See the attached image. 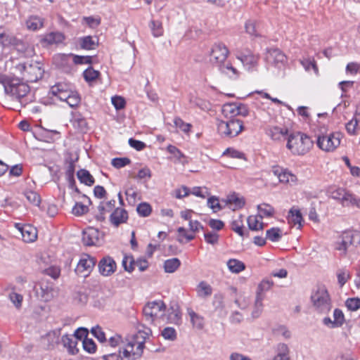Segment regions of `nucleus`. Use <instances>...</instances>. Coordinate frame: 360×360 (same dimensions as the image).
I'll use <instances>...</instances> for the list:
<instances>
[{
    "label": "nucleus",
    "instance_id": "5fc2aeb1",
    "mask_svg": "<svg viewBox=\"0 0 360 360\" xmlns=\"http://www.w3.org/2000/svg\"><path fill=\"white\" fill-rule=\"evenodd\" d=\"M231 229L236 233H237L239 236H243V223L242 220V217L239 216L238 219L233 221L231 224Z\"/></svg>",
    "mask_w": 360,
    "mask_h": 360
},
{
    "label": "nucleus",
    "instance_id": "473e14b6",
    "mask_svg": "<svg viewBox=\"0 0 360 360\" xmlns=\"http://www.w3.org/2000/svg\"><path fill=\"white\" fill-rule=\"evenodd\" d=\"M28 30L35 31L44 26V20L38 16H31L26 21Z\"/></svg>",
    "mask_w": 360,
    "mask_h": 360
},
{
    "label": "nucleus",
    "instance_id": "3c124183",
    "mask_svg": "<svg viewBox=\"0 0 360 360\" xmlns=\"http://www.w3.org/2000/svg\"><path fill=\"white\" fill-rule=\"evenodd\" d=\"M80 46L82 49L91 50L96 47V42L91 37L87 36L81 39Z\"/></svg>",
    "mask_w": 360,
    "mask_h": 360
},
{
    "label": "nucleus",
    "instance_id": "4d7b16f0",
    "mask_svg": "<svg viewBox=\"0 0 360 360\" xmlns=\"http://www.w3.org/2000/svg\"><path fill=\"white\" fill-rule=\"evenodd\" d=\"M346 191L343 188H333L330 191V197L334 200H338L340 203L346 193Z\"/></svg>",
    "mask_w": 360,
    "mask_h": 360
},
{
    "label": "nucleus",
    "instance_id": "4be33fe9",
    "mask_svg": "<svg viewBox=\"0 0 360 360\" xmlns=\"http://www.w3.org/2000/svg\"><path fill=\"white\" fill-rule=\"evenodd\" d=\"M115 205V200H111L105 202H101L98 207V214L96 218L99 221H103L105 219V214L111 212Z\"/></svg>",
    "mask_w": 360,
    "mask_h": 360
},
{
    "label": "nucleus",
    "instance_id": "774afa93",
    "mask_svg": "<svg viewBox=\"0 0 360 360\" xmlns=\"http://www.w3.org/2000/svg\"><path fill=\"white\" fill-rule=\"evenodd\" d=\"M130 163V160L127 158H116L112 160V165L115 168H122Z\"/></svg>",
    "mask_w": 360,
    "mask_h": 360
},
{
    "label": "nucleus",
    "instance_id": "bf43d9fd",
    "mask_svg": "<svg viewBox=\"0 0 360 360\" xmlns=\"http://www.w3.org/2000/svg\"><path fill=\"white\" fill-rule=\"evenodd\" d=\"M136 210L139 215L148 217L151 212V207L146 202H142L138 205Z\"/></svg>",
    "mask_w": 360,
    "mask_h": 360
},
{
    "label": "nucleus",
    "instance_id": "f03ea898",
    "mask_svg": "<svg viewBox=\"0 0 360 360\" xmlns=\"http://www.w3.org/2000/svg\"><path fill=\"white\" fill-rule=\"evenodd\" d=\"M313 146L310 137L301 133L292 134L288 137L287 148L293 155H303Z\"/></svg>",
    "mask_w": 360,
    "mask_h": 360
},
{
    "label": "nucleus",
    "instance_id": "864d4df0",
    "mask_svg": "<svg viewBox=\"0 0 360 360\" xmlns=\"http://www.w3.org/2000/svg\"><path fill=\"white\" fill-rule=\"evenodd\" d=\"M150 28L154 37H158L163 34V27L161 22L152 20L150 22Z\"/></svg>",
    "mask_w": 360,
    "mask_h": 360
},
{
    "label": "nucleus",
    "instance_id": "0e129e2a",
    "mask_svg": "<svg viewBox=\"0 0 360 360\" xmlns=\"http://www.w3.org/2000/svg\"><path fill=\"white\" fill-rule=\"evenodd\" d=\"M162 335L166 340H174L176 338V333L174 328L167 327L162 331Z\"/></svg>",
    "mask_w": 360,
    "mask_h": 360
},
{
    "label": "nucleus",
    "instance_id": "13d9d810",
    "mask_svg": "<svg viewBox=\"0 0 360 360\" xmlns=\"http://www.w3.org/2000/svg\"><path fill=\"white\" fill-rule=\"evenodd\" d=\"M333 325L335 326H341L344 321H345V317L342 311L339 309H335L333 311Z\"/></svg>",
    "mask_w": 360,
    "mask_h": 360
},
{
    "label": "nucleus",
    "instance_id": "72a5a7b5",
    "mask_svg": "<svg viewBox=\"0 0 360 360\" xmlns=\"http://www.w3.org/2000/svg\"><path fill=\"white\" fill-rule=\"evenodd\" d=\"M273 360H290L289 356V349L287 345L280 343L277 346V354Z\"/></svg>",
    "mask_w": 360,
    "mask_h": 360
},
{
    "label": "nucleus",
    "instance_id": "2f4dec72",
    "mask_svg": "<svg viewBox=\"0 0 360 360\" xmlns=\"http://www.w3.org/2000/svg\"><path fill=\"white\" fill-rule=\"evenodd\" d=\"M8 297L16 309L19 310L21 309L23 301V296L22 295L15 292L14 288L11 289L8 294Z\"/></svg>",
    "mask_w": 360,
    "mask_h": 360
},
{
    "label": "nucleus",
    "instance_id": "5701e85b",
    "mask_svg": "<svg viewBox=\"0 0 360 360\" xmlns=\"http://www.w3.org/2000/svg\"><path fill=\"white\" fill-rule=\"evenodd\" d=\"M288 130L285 127H279L277 126L271 127L267 130V134L275 141H281L285 138Z\"/></svg>",
    "mask_w": 360,
    "mask_h": 360
},
{
    "label": "nucleus",
    "instance_id": "603ef678",
    "mask_svg": "<svg viewBox=\"0 0 360 360\" xmlns=\"http://www.w3.org/2000/svg\"><path fill=\"white\" fill-rule=\"evenodd\" d=\"M40 295L41 298L47 302L51 300L53 297V290L52 288L48 286V285H41L40 287Z\"/></svg>",
    "mask_w": 360,
    "mask_h": 360
},
{
    "label": "nucleus",
    "instance_id": "e2e57ef3",
    "mask_svg": "<svg viewBox=\"0 0 360 360\" xmlns=\"http://www.w3.org/2000/svg\"><path fill=\"white\" fill-rule=\"evenodd\" d=\"M13 47L18 52L25 53L28 51L29 45L24 41L16 38Z\"/></svg>",
    "mask_w": 360,
    "mask_h": 360
},
{
    "label": "nucleus",
    "instance_id": "f704fd0d",
    "mask_svg": "<svg viewBox=\"0 0 360 360\" xmlns=\"http://www.w3.org/2000/svg\"><path fill=\"white\" fill-rule=\"evenodd\" d=\"M227 266L229 271L234 274H238L245 269V264L236 259H230L227 262Z\"/></svg>",
    "mask_w": 360,
    "mask_h": 360
},
{
    "label": "nucleus",
    "instance_id": "338daca9",
    "mask_svg": "<svg viewBox=\"0 0 360 360\" xmlns=\"http://www.w3.org/2000/svg\"><path fill=\"white\" fill-rule=\"evenodd\" d=\"M83 75L86 81L91 82L98 77L99 72L91 68H89L84 72Z\"/></svg>",
    "mask_w": 360,
    "mask_h": 360
},
{
    "label": "nucleus",
    "instance_id": "393cba45",
    "mask_svg": "<svg viewBox=\"0 0 360 360\" xmlns=\"http://www.w3.org/2000/svg\"><path fill=\"white\" fill-rule=\"evenodd\" d=\"M65 39L63 33L59 32H52L45 34L41 40L43 43L47 45L61 43Z\"/></svg>",
    "mask_w": 360,
    "mask_h": 360
},
{
    "label": "nucleus",
    "instance_id": "ddd939ff",
    "mask_svg": "<svg viewBox=\"0 0 360 360\" xmlns=\"http://www.w3.org/2000/svg\"><path fill=\"white\" fill-rule=\"evenodd\" d=\"M285 55L278 49L268 50L266 55V60L269 64L281 68L286 62Z\"/></svg>",
    "mask_w": 360,
    "mask_h": 360
},
{
    "label": "nucleus",
    "instance_id": "0eeeda50",
    "mask_svg": "<svg viewBox=\"0 0 360 360\" xmlns=\"http://www.w3.org/2000/svg\"><path fill=\"white\" fill-rule=\"evenodd\" d=\"M316 137L318 147L326 152L334 151L340 144L341 134L338 132L324 134L320 131Z\"/></svg>",
    "mask_w": 360,
    "mask_h": 360
},
{
    "label": "nucleus",
    "instance_id": "4468645a",
    "mask_svg": "<svg viewBox=\"0 0 360 360\" xmlns=\"http://www.w3.org/2000/svg\"><path fill=\"white\" fill-rule=\"evenodd\" d=\"M49 93L57 97L59 100L66 101L70 95L72 94V90L68 84L57 83L51 86Z\"/></svg>",
    "mask_w": 360,
    "mask_h": 360
},
{
    "label": "nucleus",
    "instance_id": "de8ad7c7",
    "mask_svg": "<svg viewBox=\"0 0 360 360\" xmlns=\"http://www.w3.org/2000/svg\"><path fill=\"white\" fill-rule=\"evenodd\" d=\"M245 31L251 36L258 37L259 34L257 31V22L254 20H248L245 22Z\"/></svg>",
    "mask_w": 360,
    "mask_h": 360
},
{
    "label": "nucleus",
    "instance_id": "052dcab7",
    "mask_svg": "<svg viewBox=\"0 0 360 360\" xmlns=\"http://www.w3.org/2000/svg\"><path fill=\"white\" fill-rule=\"evenodd\" d=\"M345 304L348 309L356 311L360 308V299L357 297L349 298L347 300Z\"/></svg>",
    "mask_w": 360,
    "mask_h": 360
},
{
    "label": "nucleus",
    "instance_id": "bb28decb",
    "mask_svg": "<svg viewBox=\"0 0 360 360\" xmlns=\"http://www.w3.org/2000/svg\"><path fill=\"white\" fill-rule=\"evenodd\" d=\"M16 38L3 27H0V43L3 46L13 47Z\"/></svg>",
    "mask_w": 360,
    "mask_h": 360
},
{
    "label": "nucleus",
    "instance_id": "6ab92c4d",
    "mask_svg": "<svg viewBox=\"0 0 360 360\" xmlns=\"http://www.w3.org/2000/svg\"><path fill=\"white\" fill-rule=\"evenodd\" d=\"M128 219L127 211L122 208H116L110 216V221L112 224L117 227L120 224H124Z\"/></svg>",
    "mask_w": 360,
    "mask_h": 360
},
{
    "label": "nucleus",
    "instance_id": "9d476101",
    "mask_svg": "<svg viewBox=\"0 0 360 360\" xmlns=\"http://www.w3.org/2000/svg\"><path fill=\"white\" fill-rule=\"evenodd\" d=\"M354 234L352 231L343 232L335 243V249L340 252L341 256H346L347 251L352 247Z\"/></svg>",
    "mask_w": 360,
    "mask_h": 360
},
{
    "label": "nucleus",
    "instance_id": "4c0bfd02",
    "mask_svg": "<svg viewBox=\"0 0 360 360\" xmlns=\"http://www.w3.org/2000/svg\"><path fill=\"white\" fill-rule=\"evenodd\" d=\"M181 265L178 258L167 259L164 263V269L167 273H174Z\"/></svg>",
    "mask_w": 360,
    "mask_h": 360
},
{
    "label": "nucleus",
    "instance_id": "7c9ffc66",
    "mask_svg": "<svg viewBox=\"0 0 360 360\" xmlns=\"http://www.w3.org/2000/svg\"><path fill=\"white\" fill-rule=\"evenodd\" d=\"M196 292L199 297L206 298L212 295V288L207 282L201 281L196 288Z\"/></svg>",
    "mask_w": 360,
    "mask_h": 360
},
{
    "label": "nucleus",
    "instance_id": "39448f33",
    "mask_svg": "<svg viewBox=\"0 0 360 360\" xmlns=\"http://www.w3.org/2000/svg\"><path fill=\"white\" fill-rule=\"evenodd\" d=\"M166 305L162 300L148 302L143 307V313L146 320L150 323L165 319Z\"/></svg>",
    "mask_w": 360,
    "mask_h": 360
},
{
    "label": "nucleus",
    "instance_id": "423d86ee",
    "mask_svg": "<svg viewBox=\"0 0 360 360\" xmlns=\"http://www.w3.org/2000/svg\"><path fill=\"white\" fill-rule=\"evenodd\" d=\"M18 68L20 71L23 79L27 82H35L38 81L43 77L44 72L42 65L37 61L20 64Z\"/></svg>",
    "mask_w": 360,
    "mask_h": 360
},
{
    "label": "nucleus",
    "instance_id": "680f3d73",
    "mask_svg": "<svg viewBox=\"0 0 360 360\" xmlns=\"http://www.w3.org/2000/svg\"><path fill=\"white\" fill-rule=\"evenodd\" d=\"M82 345L84 349L89 353H94L96 350V344L91 339L84 338Z\"/></svg>",
    "mask_w": 360,
    "mask_h": 360
},
{
    "label": "nucleus",
    "instance_id": "b1692460",
    "mask_svg": "<svg viewBox=\"0 0 360 360\" xmlns=\"http://www.w3.org/2000/svg\"><path fill=\"white\" fill-rule=\"evenodd\" d=\"M62 342L63 346L68 349V351L70 354H75L78 352V349L77 348V340L72 335H63Z\"/></svg>",
    "mask_w": 360,
    "mask_h": 360
},
{
    "label": "nucleus",
    "instance_id": "09e8293b",
    "mask_svg": "<svg viewBox=\"0 0 360 360\" xmlns=\"http://www.w3.org/2000/svg\"><path fill=\"white\" fill-rule=\"evenodd\" d=\"M24 195L27 200L35 206H39L41 202L40 196L34 191H26Z\"/></svg>",
    "mask_w": 360,
    "mask_h": 360
},
{
    "label": "nucleus",
    "instance_id": "9b49d317",
    "mask_svg": "<svg viewBox=\"0 0 360 360\" xmlns=\"http://www.w3.org/2000/svg\"><path fill=\"white\" fill-rule=\"evenodd\" d=\"M95 264L96 260L94 257L89 255H84L81 257L77 264L75 272L77 274H82L83 276H86L91 271Z\"/></svg>",
    "mask_w": 360,
    "mask_h": 360
},
{
    "label": "nucleus",
    "instance_id": "c85d7f7f",
    "mask_svg": "<svg viewBox=\"0 0 360 360\" xmlns=\"http://www.w3.org/2000/svg\"><path fill=\"white\" fill-rule=\"evenodd\" d=\"M188 314L193 327L197 330H202L205 326L204 318L191 309H188Z\"/></svg>",
    "mask_w": 360,
    "mask_h": 360
},
{
    "label": "nucleus",
    "instance_id": "1a4fd4ad",
    "mask_svg": "<svg viewBox=\"0 0 360 360\" xmlns=\"http://www.w3.org/2000/svg\"><path fill=\"white\" fill-rule=\"evenodd\" d=\"M229 53L227 47L224 44H214L210 53V61L218 67L226 60Z\"/></svg>",
    "mask_w": 360,
    "mask_h": 360
},
{
    "label": "nucleus",
    "instance_id": "79ce46f5",
    "mask_svg": "<svg viewBox=\"0 0 360 360\" xmlns=\"http://www.w3.org/2000/svg\"><path fill=\"white\" fill-rule=\"evenodd\" d=\"M75 169V165L73 160H70L66 168V177L70 184V186L73 188L75 186V181L74 179V173Z\"/></svg>",
    "mask_w": 360,
    "mask_h": 360
},
{
    "label": "nucleus",
    "instance_id": "e433bc0d",
    "mask_svg": "<svg viewBox=\"0 0 360 360\" xmlns=\"http://www.w3.org/2000/svg\"><path fill=\"white\" fill-rule=\"evenodd\" d=\"M226 202L231 205L233 210L241 208L245 204L244 199L235 193L228 196Z\"/></svg>",
    "mask_w": 360,
    "mask_h": 360
},
{
    "label": "nucleus",
    "instance_id": "a18cd8bd",
    "mask_svg": "<svg viewBox=\"0 0 360 360\" xmlns=\"http://www.w3.org/2000/svg\"><path fill=\"white\" fill-rule=\"evenodd\" d=\"M273 285V282L269 280H263L258 285L256 295L264 298V292L269 290Z\"/></svg>",
    "mask_w": 360,
    "mask_h": 360
},
{
    "label": "nucleus",
    "instance_id": "dca6fc26",
    "mask_svg": "<svg viewBox=\"0 0 360 360\" xmlns=\"http://www.w3.org/2000/svg\"><path fill=\"white\" fill-rule=\"evenodd\" d=\"M236 58L243 64L248 70H254L258 64L259 56L248 51L246 53H240Z\"/></svg>",
    "mask_w": 360,
    "mask_h": 360
},
{
    "label": "nucleus",
    "instance_id": "8fccbe9b",
    "mask_svg": "<svg viewBox=\"0 0 360 360\" xmlns=\"http://www.w3.org/2000/svg\"><path fill=\"white\" fill-rule=\"evenodd\" d=\"M266 236L269 240L276 242L281 238V231L278 228H271L266 231Z\"/></svg>",
    "mask_w": 360,
    "mask_h": 360
},
{
    "label": "nucleus",
    "instance_id": "7ed1b4c3",
    "mask_svg": "<svg viewBox=\"0 0 360 360\" xmlns=\"http://www.w3.org/2000/svg\"><path fill=\"white\" fill-rule=\"evenodd\" d=\"M314 309L320 314H327L332 308L331 300L324 285L317 286L311 295Z\"/></svg>",
    "mask_w": 360,
    "mask_h": 360
},
{
    "label": "nucleus",
    "instance_id": "ea45409f",
    "mask_svg": "<svg viewBox=\"0 0 360 360\" xmlns=\"http://www.w3.org/2000/svg\"><path fill=\"white\" fill-rule=\"evenodd\" d=\"M346 129L350 134H355L356 131L360 129V115H356L354 117L346 124Z\"/></svg>",
    "mask_w": 360,
    "mask_h": 360
},
{
    "label": "nucleus",
    "instance_id": "f3484780",
    "mask_svg": "<svg viewBox=\"0 0 360 360\" xmlns=\"http://www.w3.org/2000/svg\"><path fill=\"white\" fill-rule=\"evenodd\" d=\"M219 71L231 79H237L240 77V72L233 66L232 63L226 60L219 65Z\"/></svg>",
    "mask_w": 360,
    "mask_h": 360
},
{
    "label": "nucleus",
    "instance_id": "a211bd4d",
    "mask_svg": "<svg viewBox=\"0 0 360 360\" xmlns=\"http://www.w3.org/2000/svg\"><path fill=\"white\" fill-rule=\"evenodd\" d=\"M100 273L105 276L112 274L116 269V263L112 258L106 257L103 258L98 264Z\"/></svg>",
    "mask_w": 360,
    "mask_h": 360
},
{
    "label": "nucleus",
    "instance_id": "a878e982",
    "mask_svg": "<svg viewBox=\"0 0 360 360\" xmlns=\"http://www.w3.org/2000/svg\"><path fill=\"white\" fill-rule=\"evenodd\" d=\"M288 221L289 224L297 226V229H300L303 221L300 211L294 207L291 208L288 213Z\"/></svg>",
    "mask_w": 360,
    "mask_h": 360
},
{
    "label": "nucleus",
    "instance_id": "cd10ccee",
    "mask_svg": "<svg viewBox=\"0 0 360 360\" xmlns=\"http://www.w3.org/2000/svg\"><path fill=\"white\" fill-rule=\"evenodd\" d=\"M166 319L169 323L178 324L181 320V312L177 304H173L168 309Z\"/></svg>",
    "mask_w": 360,
    "mask_h": 360
},
{
    "label": "nucleus",
    "instance_id": "aec40b11",
    "mask_svg": "<svg viewBox=\"0 0 360 360\" xmlns=\"http://www.w3.org/2000/svg\"><path fill=\"white\" fill-rule=\"evenodd\" d=\"M99 233L94 228H89L83 232L82 240L86 245H94L98 241Z\"/></svg>",
    "mask_w": 360,
    "mask_h": 360
},
{
    "label": "nucleus",
    "instance_id": "6e6d98bb",
    "mask_svg": "<svg viewBox=\"0 0 360 360\" xmlns=\"http://www.w3.org/2000/svg\"><path fill=\"white\" fill-rule=\"evenodd\" d=\"M338 283L342 287L350 278V274L345 269H340L337 272Z\"/></svg>",
    "mask_w": 360,
    "mask_h": 360
},
{
    "label": "nucleus",
    "instance_id": "6e6552de",
    "mask_svg": "<svg viewBox=\"0 0 360 360\" xmlns=\"http://www.w3.org/2000/svg\"><path fill=\"white\" fill-rule=\"evenodd\" d=\"M217 129L221 136L232 138L238 136L243 131V124L239 120H231L227 122L220 121L218 123Z\"/></svg>",
    "mask_w": 360,
    "mask_h": 360
},
{
    "label": "nucleus",
    "instance_id": "f8f14e48",
    "mask_svg": "<svg viewBox=\"0 0 360 360\" xmlns=\"http://www.w3.org/2000/svg\"><path fill=\"white\" fill-rule=\"evenodd\" d=\"M271 172L278 178L281 183L294 184L297 181V176L288 169L274 166L272 167Z\"/></svg>",
    "mask_w": 360,
    "mask_h": 360
},
{
    "label": "nucleus",
    "instance_id": "f257e3e1",
    "mask_svg": "<svg viewBox=\"0 0 360 360\" xmlns=\"http://www.w3.org/2000/svg\"><path fill=\"white\" fill-rule=\"evenodd\" d=\"M151 335V330H139L126 345L120 355L122 360H138L141 358L145 348V342Z\"/></svg>",
    "mask_w": 360,
    "mask_h": 360
},
{
    "label": "nucleus",
    "instance_id": "a19ab883",
    "mask_svg": "<svg viewBox=\"0 0 360 360\" xmlns=\"http://www.w3.org/2000/svg\"><path fill=\"white\" fill-rule=\"evenodd\" d=\"M167 150L176 158L177 162L183 165L186 162V156L176 146L169 145L167 146Z\"/></svg>",
    "mask_w": 360,
    "mask_h": 360
},
{
    "label": "nucleus",
    "instance_id": "c9c22d12",
    "mask_svg": "<svg viewBox=\"0 0 360 360\" xmlns=\"http://www.w3.org/2000/svg\"><path fill=\"white\" fill-rule=\"evenodd\" d=\"M77 177L81 183L87 186H91L94 184V179L89 171L86 169H79L77 173Z\"/></svg>",
    "mask_w": 360,
    "mask_h": 360
},
{
    "label": "nucleus",
    "instance_id": "49530a36",
    "mask_svg": "<svg viewBox=\"0 0 360 360\" xmlns=\"http://www.w3.org/2000/svg\"><path fill=\"white\" fill-rule=\"evenodd\" d=\"M259 214L258 215H262L264 217H271L274 213V209L269 204L263 203L257 206Z\"/></svg>",
    "mask_w": 360,
    "mask_h": 360
},
{
    "label": "nucleus",
    "instance_id": "37998d69",
    "mask_svg": "<svg viewBox=\"0 0 360 360\" xmlns=\"http://www.w3.org/2000/svg\"><path fill=\"white\" fill-rule=\"evenodd\" d=\"M43 133L41 136L46 139L47 142H54L60 139V132L56 130L46 129L42 127Z\"/></svg>",
    "mask_w": 360,
    "mask_h": 360
},
{
    "label": "nucleus",
    "instance_id": "20e7f679",
    "mask_svg": "<svg viewBox=\"0 0 360 360\" xmlns=\"http://www.w3.org/2000/svg\"><path fill=\"white\" fill-rule=\"evenodd\" d=\"M4 89L6 94L12 98L19 101L22 104L27 103V102L24 103L22 100L30 92V87L19 79L13 78L8 80L5 83Z\"/></svg>",
    "mask_w": 360,
    "mask_h": 360
},
{
    "label": "nucleus",
    "instance_id": "c756f323",
    "mask_svg": "<svg viewBox=\"0 0 360 360\" xmlns=\"http://www.w3.org/2000/svg\"><path fill=\"white\" fill-rule=\"evenodd\" d=\"M247 220L250 229L252 231L262 230L264 227L262 215L250 216Z\"/></svg>",
    "mask_w": 360,
    "mask_h": 360
},
{
    "label": "nucleus",
    "instance_id": "c03bdc74",
    "mask_svg": "<svg viewBox=\"0 0 360 360\" xmlns=\"http://www.w3.org/2000/svg\"><path fill=\"white\" fill-rule=\"evenodd\" d=\"M174 123L176 127L181 129L186 134H189L191 129L192 128V125L191 124L185 122L180 117H175L174 120Z\"/></svg>",
    "mask_w": 360,
    "mask_h": 360
},
{
    "label": "nucleus",
    "instance_id": "58836bf2",
    "mask_svg": "<svg viewBox=\"0 0 360 360\" xmlns=\"http://www.w3.org/2000/svg\"><path fill=\"white\" fill-rule=\"evenodd\" d=\"M263 300L264 298L260 297V295H256L255 304L251 314L253 319H257L262 314L263 311Z\"/></svg>",
    "mask_w": 360,
    "mask_h": 360
},
{
    "label": "nucleus",
    "instance_id": "2eb2a0df",
    "mask_svg": "<svg viewBox=\"0 0 360 360\" xmlns=\"http://www.w3.org/2000/svg\"><path fill=\"white\" fill-rule=\"evenodd\" d=\"M122 266L129 272H131L135 266H137L141 271H143L148 268V262L145 259H139L134 261L132 257L126 256L122 260Z\"/></svg>",
    "mask_w": 360,
    "mask_h": 360
},
{
    "label": "nucleus",
    "instance_id": "412c9836",
    "mask_svg": "<svg viewBox=\"0 0 360 360\" xmlns=\"http://www.w3.org/2000/svg\"><path fill=\"white\" fill-rule=\"evenodd\" d=\"M22 240L26 243L34 241L37 238L36 228L30 225H25L20 229Z\"/></svg>",
    "mask_w": 360,
    "mask_h": 360
},
{
    "label": "nucleus",
    "instance_id": "69168bd1",
    "mask_svg": "<svg viewBox=\"0 0 360 360\" xmlns=\"http://www.w3.org/2000/svg\"><path fill=\"white\" fill-rule=\"evenodd\" d=\"M89 211V208L86 205H84L82 203L77 202L74 207L72 208V213L77 216H81Z\"/></svg>",
    "mask_w": 360,
    "mask_h": 360
}]
</instances>
